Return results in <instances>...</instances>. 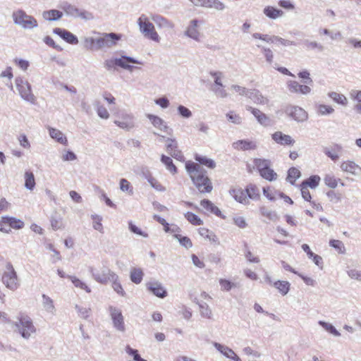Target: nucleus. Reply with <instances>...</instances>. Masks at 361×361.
I'll return each mask as SVG.
<instances>
[{
    "label": "nucleus",
    "mask_w": 361,
    "mask_h": 361,
    "mask_svg": "<svg viewBox=\"0 0 361 361\" xmlns=\"http://www.w3.org/2000/svg\"><path fill=\"white\" fill-rule=\"evenodd\" d=\"M185 169L193 184L201 193H209L213 189L211 180L207 175V171L198 164L192 161L185 163Z\"/></svg>",
    "instance_id": "f257e3e1"
},
{
    "label": "nucleus",
    "mask_w": 361,
    "mask_h": 361,
    "mask_svg": "<svg viewBox=\"0 0 361 361\" xmlns=\"http://www.w3.org/2000/svg\"><path fill=\"white\" fill-rule=\"evenodd\" d=\"M253 164L254 167L256 168L262 178L270 182L277 179L278 175L271 168V163L269 160L256 158L253 159Z\"/></svg>",
    "instance_id": "f03ea898"
},
{
    "label": "nucleus",
    "mask_w": 361,
    "mask_h": 361,
    "mask_svg": "<svg viewBox=\"0 0 361 361\" xmlns=\"http://www.w3.org/2000/svg\"><path fill=\"white\" fill-rule=\"evenodd\" d=\"M14 325L16 326L15 331L19 333L25 339H29L31 335L36 331L32 319L27 315L20 314L18 317V322H16Z\"/></svg>",
    "instance_id": "7ed1b4c3"
},
{
    "label": "nucleus",
    "mask_w": 361,
    "mask_h": 361,
    "mask_svg": "<svg viewBox=\"0 0 361 361\" xmlns=\"http://www.w3.org/2000/svg\"><path fill=\"white\" fill-rule=\"evenodd\" d=\"M137 23L140 26V29L145 37L157 42L159 41V35L156 32L154 25L145 16H141L138 18Z\"/></svg>",
    "instance_id": "20e7f679"
},
{
    "label": "nucleus",
    "mask_w": 361,
    "mask_h": 361,
    "mask_svg": "<svg viewBox=\"0 0 361 361\" xmlns=\"http://www.w3.org/2000/svg\"><path fill=\"white\" fill-rule=\"evenodd\" d=\"M24 222L16 217L5 216L0 219V231L8 233L12 229L19 230L24 227Z\"/></svg>",
    "instance_id": "39448f33"
},
{
    "label": "nucleus",
    "mask_w": 361,
    "mask_h": 361,
    "mask_svg": "<svg viewBox=\"0 0 361 361\" xmlns=\"http://www.w3.org/2000/svg\"><path fill=\"white\" fill-rule=\"evenodd\" d=\"M13 19L15 23L18 24L24 28H33L37 26V20L31 16L21 10H17L13 13Z\"/></svg>",
    "instance_id": "423d86ee"
},
{
    "label": "nucleus",
    "mask_w": 361,
    "mask_h": 361,
    "mask_svg": "<svg viewBox=\"0 0 361 361\" xmlns=\"http://www.w3.org/2000/svg\"><path fill=\"white\" fill-rule=\"evenodd\" d=\"M2 281L11 290H16L19 286L16 272L10 262H8L6 265V270L2 276Z\"/></svg>",
    "instance_id": "0eeeda50"
},
{
    "label": "nucleus",
    "mask_w": 361,
    "mask_h": 361,
    "mask_svg": "<svg viewBox=\"0 0 361 361\" xmlns=\"http://www.w3.org/2000/svg\"><path fill=\"white\" fill-rule=\"evenodd\" d=\"M109 312L114 328L118 332L125 333L126 327L121 310L116 307L109 306Z\"/></svg>",
    "instance_id": "6e6552de"
},
{
    "label": "nucleus",
    "mask_w": 361,
    "mask_h": 361,
    "mask_svg": "<svg viewBox=\"0 0 361 361\" xmlns=\"http://www.w3.org/2000/svg\"><path fill=\"white\" fill-rule=\"evenodd\" d=\"M16 87L21 97L27 102L35 103V97L32 93L30 84L20 78L16 79Z\"/></svg>",
    "instance_id": "1a4fd4ad"
},
{
    "label": "nucleus",
    "mask_w": 361,
    "mask_h": 361,
    "mask_svg": "<svg viewBox=\"0 0 361 361\" xmlns=\"http://www.w3.org/2000/svg\"><path fill=\"white\" fill-rule=\"evenodd\" d=\"M211 297L209 295H198L194 299V301L198 305L201 316L205 318H211L212 311L209 308L208 302L211 301Z\"/></svg>",
    "instance_id": "9d476101"
},
{
    "label": "nucleus",
    "mask_w": 361,
    "mask_h": 361,
    "mask_svg": "<svg viewBox=\"0 0 361 361\" xmlns=\"http://www.w3.org/2000/svg\"><path fill=\"white\" fill-rule=\"evenodd\" d=\"M286 113L293 119L302 122L307 118V112L301 107L297 106H289L286 109Z\"/></svg>",
    "instance_id": "9b49d317"
},
{
    "label": "nucleus",
    "mask_w": 361,
    "mask_h": 361,
    "mask_svg": "<svg viewBox=\"0 0 361 361\" xmlns=\"http://www.w3.org/2000/svg\"><path fill=\"white\" fill-rule=\"evenodd\" d=\"M116 118L114 123L123 129H129L133 127V117L131 115L124 112H118L116 114Z\"/></svg>",
    "instance_id": "f8f14e48"
},
{
    "label": "nucleus",
    "mask_w": 361,
    "mask_h": 361,
    "mask_svg": "<svg viewBox=\"0 0 361 361\" xmlns=\"http://www.w3.org/2000/svg\"><path fill=\"white\" fill-rule=\"evenodd\" d=\"M166 152L177 160H183L184 156L180 150L178 149V142L175 139L168 138L166 140Z\"/></svg>",
    "instance_id": "ddd939ff"
},
{
    "label": "nucleus",
    "mask_w": 361,
    "mask_h": 361,
    "mask_svg": "<svg viewBox=\"0 0 361 361\" xmlns=\"http://www.w3.org/2000/svg\"><path fill=\"white\" fill-rule=\"evenodd\" d=\"M287 87L291 93L307 94L311 92V87L308 85H301L295 80L288 82Z\"/></svg>",
    "instance_id": "4468645a"
},
{
    "label": "nucleus",
    "mask_w": 361,
    "mask_h": 361,
    "mask_svg": "<svg viewBox=\"0 0 361 361\" xmlns=\"http://www.w3.org/2000/svg\"><path fill=\"white\" fill-rule=\"evenodd\" d=\"M196 6L214 8L218 11H222L225 8V5L219 0H190Z\"/></svg>",
    "instance_id": "2eb2a0df"
},
{
    "label": "nucleus",
    "mask_w": 361,
    "mask_h": 361,
    "mask_svg": "<svg viewBox=\"0 0 361 361\" xmlns=\"http://www.w3.org/2000/svg\"><path fill=\"white\" fill-rule=\"evenodd\" d=\"M232 147L238 151H248L255 149L257 145L255 140H239L233 142Z\"/></svg>",
    "instance_id": "dca6fc26"
},
{
    "label": "nucleus",
    "mask_w": 361,
    "mask_h": 361,
    "mask_svg": "<svg viewBox=\"0 0 361 361\" xmlns=\"http://www.w3.org/2000/svg\"><path fill=\"white\" fill-rule=\"evenodd\" d=\"M213 345L214 348L226 357L233 361H242L235 352L228 346L222 345L217 342H214Z\"/></svg>",
    "instance_id": "f3484780"
},
{
    "label": "nucleus",
    "mask_w": 361,
    "mask_h": 361,
    "mask_svg": "<svg viewBox=\"0 0 361 361\" xmlns=\"http://www.w3.org/2000/svg\"><path fill=\"white\" fill-rule=\"evenodd\" d=\"M229 194L239 203L243 204H248L250 203V201L247 200L245 190L241 187L236 186L231 188Z\"/></svg>",
    "instance_id": "a211bd4d"
},
{
    "label": "nucleus",
    "mask_w": 361,
    "mask_h": 361,
    "mask_svg": "<svg viewBox=\"0 0 361 361\" xmlns=\"http://www.w3.org/2000/svg\"><path fill=\"white\" fill-rule=\"evenodd\" d=\"M272 140L279 145L284 146H292L295 140L288 135L283 133L281 131H276L271 135Z\"/></svg>",
    "instance_id": "6ab92c4d"
},
{
    "label": "nucleus",
    "mask_w": 361,
    "mask_h": 361,
    "mask_svg": "<svg viewBox=\"0 0 361 361\" xmlns=\"http://www.w3.org/2000/svg\"><path fill=\"white\" fill-rule=\"evenodd\" d=\"M102 47H111L115 46L121 39V35L116 33H104L101 37Z\"/></svg>",
    "instance_id": "aec40b11"
},
{
    "label": "nucleus",
    "mask_w": 361,
    "mask_h": 361,
    "mask_svg": "<svg viewBox=\"0 0 361 361\" xmlns=\"http://www.w3.org/2000/svg\"><path fill=\"white\" fill-rule=\"evenodd\" d=\"M109 63H111L114 65L128 70H130L132 68V66H130V63H139V62L137 60L128 56H121L119 59H115L114 61H109ZM106 65L110 66L109 64V62L106 63Z\"/></svg>",
    "instance_id": "412c9836"
},
{
    "label": "nucleus",
    "mask_w": 361,
    "mask_h": 361,
    "mask_svg": "<svg viewBox=\"0 0 361 361\" xmlns=\"http://www.w3.org/2000/svg\"><path fill=\"white\" fill-rule=\"evenodd\" d=\"M323 180L324 185L330 189H335L338 185H345V183L342 181L341 179L337 178L334 173H331L325 174Z\"/></svg>",
    "instance_id": "4be33fe9"
},
{
    "label": "nucleus",
    "mask_w": 361,
    "mask_h": 361,
    "mask_svg": "<svg viewBox=\"0 0 361 361\" xmlns=\"http://www.w3.org/2000/svg\"><path fill=\"white\" fill-rule=\"evenodd\" d=\"M299 187L302 198L305 201L309 202L313 208L316 209L317 210H321V204L312 200V197L310 191V188L307 187L305 184L302 183L300 184Z\"/></svg>",
    "instance_id": "5701e85b"
},
{
    "label": "nucleus",
    "mask_w": 361,
    "mask_h": 361,
    "mask_svg": "<svg viewBox=\"0 0 361 361\" xmlns=\"http://www.w3.org/2000/svg\"><path fill=\"white\" fill-rule=\"evenodd\" d=\"M54 32L69 44H77L78 43L76 36L66 30L56 28Z\"/></svg>",
    "instance_id": "b1692460"
},
{
    "label": "nucleus",
    "mask_w": 361,
    "mask_h": 361,
    "mask_svg": "<svg viewBox=\"0 0 361 361\" xmlns=\"http://www.w3.org/2000/svg\"><path fill=\"white\" fill-rule=\"evenodd\" d=\"M342 151V147L338 144H334L330 147H326L324 150L325 154L334 161H337Z\"/></svg>",
    "instance_id": "393cba45"
},
{
    "label": "nucleus",
    "mask_w": 361,
    "mask_h": 361,
    "mask_svg": "<svg viewBox=\"0 0 361 361\" xmlns=\"http://www.w3.org/2000/svg\"><path fill=\"white\" fill-rule=\"evenodd\" d=\"M341 169L343 172L356 175L361 171V168L352 161H343Z\"/></svg>",
    "instance_id": "a878e982"
},
{
    "label": "nucleus",
    "mask_w": 361,
    "mask_h": 361,
    "mask_svg": "<svg viewBox=\"0 0 361 361\" xmlns=\"http://www.w3.org/2000/svg\"><path fill=\"white\" fill-rule=\"evenodd\" d=\"M247 110L250 111L257 118V121L263 125V126H268L270 123V119L262 111L260 110L252 108V107H248Z\"/></svg>",
    "instance_id": "bb28decb"
},
{
    "label": "nucleus",
    "mask_w": 361,
    "mask_h": 361,
    "mask_svg": "<svg viewBox=\"0 0 361 361\" xmlns=\"http://www.w3.org/2000/svg\"><path fill=\"white\" fill-rule=\"evenodd\" d=\"M247 200H257L260 198V193L258 187L253 183H249L245 188Z\"/></svg>",
    "instance_id": "cd10ccee"
},
{
    "label": "nucleus",
    "mask_w": 361,
    "mask_h": 361,
    "mask_svg": "<svg viewBox=\"0 0 361 361\" xmlns=\"http://www.w3.org/2000/svg\"><path fill=\"white\" fill-rule=\"evenodd\" d=\"M198 233L202 237L207 239L210 243L219 244L217 235L208 228L204 227L200 228L198 229Z\"/></svg>",
    "instance_id": "c85d7f7f"
},
{
    "label": "nucleus",
    "mask_w": 361,
    "mask_h": 361,
    "mask_svg": "<svg viewBox=\"0 0 361 361\" xmlns=\"http://www.w3.org/2000/svg\"><path fill=\"white\" fill-rule=\"evenodd\" d=\"M200 205L206 212L214 214L217 216H221V212L210 200L204 199L200 202Z\"/></svg>",
    "instance_id": "c756f323"
},
{
    "label": "nucleus",
    "mask_w": 361,
    "mask_h": 361,
    "mask_svg": "<svg viewBox=\"0 0 361 361\" xmlns=\"http://www.w3.org/2000/svg\"><path fill=\"white\" fill-rule=\"evenodd\" d=\"M147 117L151 121L152 125L160 130L166 131L168 129L165 122L160 117L152 114H147Z\"/></svg>",
    "instance_id": "7c9ffc66"
},
{
    "label": "nucleus",
    "mask_w": 361,
    "mask_h": 361,
    "mask_svg": "<svg viewBox=\"0 0 361 361\" xmlns=\"http://www.w3.org/2000/svg\"><path fill=\"white\" fill-rule=\"evenodd\" d=\"M194 158L198 164L200 166L204 165L206 167L213 169L216 167V163L214 160L207 158V157L201 156L198 154H195Z\"/></svg>",
    "instance_id": "2f4dec72"
},
{
    "label": "nucleus",
    "mask_w": 361,
    "mask_h": 361,
    "mask_svg": "<svg viewBox=\"0 0 361 361\" xmlns=\"http://www.w3.org/2000/svg\"><path fill=\"white\" fill-rule=\"evenodd\" d=\"M49 135L53 139H55L59 143L63 145H68V140L66 137L59 130L56 128H50Z\"/></svg>",
    "instance_id": "473e14b6"
},
{
    "label": "nucleus",
    "mask_w": 361,
    "mask_h": 361,
    "mask_svg": "<svg viewBox=\"0 0 361 361\" xmlns=\"http://www.w3.org/2000/svg\"><path fill=\"white\" fill-rule=\"evenodd\" d=\"M197 26L198 21L197 20H192L186 30V35L196 40H197L200 37V32L197 30Z\"/></svg>",
    "instance_id": "72a5a7b5"
},
{
    "label": "nucleus",
    "mask_w": 361,
    "mask_h": 361,
    "mask_svg": "<svg viewBox=\"0 0 361 361\" xmlns=\"http://www.w3.org/2000/svg\"><path fill=\"white\" fill-rule=\"evenodd\" d=\"M144 276V272L142 269L133 267L130 272V278L132 282L136 284L141 283Z\"/></svg>",
    "instance_id": "f704fd0d"
},
{
    "label": "nucleus",
    "mask_w": 361,
    "mask_h": 361,
    "mask_svg": "<svg viewBox=\"0 0 361 361\" xmlns=\"http://www.w3.org/2000/svg\"><path fill=\"white\" fill-rule=\"evenodd\" d=\"M85 45L87 49L90 50L102 49L100 37L96 39L92 37L86 38Z\"/></svg>",
    "instance_id": "c9c22d12"
},
{
    "label": "nucleus",
    "mask_w": 361,
    "mask_h": 361,
    "mask_svg": "<svg viewBox=\"0 0 361 361\" xmlns=\"http://www.w3.org/2000/svg\"><path fill=\"white\" fill-rule=\"evenodd\" d=\"M264 13L269 18L276 19L283 15L281 10L277 9L273 6H267L264 9Z\"/></svg>",
    "instance_id": "e433bc0d"
},
{
    "label": "nucleus",
    "mask_w": 361,
    "mask_h": 361,
    "mask_svg": "<svg viewBox=\"0 0 361 361\" xmlns=\"http://www.w3.org/2000/svg\"><path fill=\"white\" fill-rule=\"evenodd\" d=\"M161 162L166 166V169L171 173L175 175L178 173V169L173 162V160L166 155H162L161 157Z\"/></svg>",
    "instance_id": "4c0bfd02"
},
{
    "label": "nucleus",
    "mask_w": 361,
    "mask_h": 361,
    "mask_svg": "<svg viewBox=\"0 0 361 361\" xmlns=\"http://www.w3.org/2000/svg\"><path fill=\"white\" fill-rule=\"evenodd\" d=\"M321 181V178L318 175L310 176L308 178L303 180L301 183L305 184L307 187L315 189Z\"/></svg>",
    "instance_id": "58836bf2"
},
{
    "label": "nucleus",
    "mask_w": 361,
    "mask_h": 361,
    "mask_svg": "<svg viewBox=\"0 0 361 361\" xmlns=\"http://www.w3.org/2000/svg\"><path fill=\"white\" fill-rule=\"evenodd\" d=\"M300 176L301 173L298 169L291 167L288 171L287 180L290 184L294 185Z\"/></svg>",
    "instance_id": "ea45409f"
},
{
    "label": "nucleus",
    "mask_w": 361,
    "mask_h": 361,
    "mask_svg": "<svg viewBox=\"0 0 361 361\" xmlns=\"http://www.w3.org/2000/svg\"><path fill=\"white\" fill-rule=\"evenodd\" d=\"M62 16V12L55 9L46 11L43 13V18L47 20H56L61 18Z\"/></svg>",
    "instance_id": "a19ab883"
},
{
    "label": "nucleus",
    "mask_w": 361,
    "mask_h": 361,
    "mask_svg": "<svg viewBox=\"0 0 361 361\" xmlns=\"http://www.w3.org/2000/svg\"><path fill=\"white\" fill-rule=\"evenodd\" d=\"M262 190L264 195L271 201H274L279 197V193H281V192L276 190L271 186L264 187Z\"/></svg>",
    "instance_id": "79ce46f5"
},
{
    "label": "nucleus",
    "mask_w": 361,
    "mask_h": 361,
    "mask_svg": "<svg viewBox=\"0 0 361 361\" xmlns=\"http://www.w3.org/2000/svg\"><path fill=\"white\" fill-rule=\"evenodd\" d=\"M184 216L193 226H201L203 224V221L192 212H188L184 214Z\"/></svg>",
    "instance_id": "37998d69"
},
{
    "label": "nucleus",
    "mask_w": 361,
    "mask_h": 361,
    "mask_svg": "<svg viewBox=\"0 0 361 361\" xmlns=\"http://www.w3.org/2000/svg\"><path fill=\"white\" fill-rule=\"evenodd\" d=\"M329 97L332 99L335 102L345 106L348 104V99L342 94L331 92L328 94Z\"/></svg>",
    "instance_id": "c03bdc74"
},
{
    "label": "nucleus",
    "mask_w": 361,
    "mask_h": 361,
    "mask_svg": "<svg viewBox=\"0 0 361 361\" xmlns=\"http://www.w3.org/2000/svg\"><path fill=\"white\" fill-rule=\"evenodd\" d=\"M25 186L27 189L32 190L35 186V176L32 172L26 171L25 173Z\"/></svg>",
    "instance_id": "a18cd8bd"
},
{
    "label": "nucleus",
    "mask_w": 361,
    "mask_h": 361,
    "mask_svg": "<svg viewBox=\"0 0 361 361\" xmlns=\"http://www.w3.org/2000/svg\"><path fill=\"white\" fill-rule=\"evenodd\" d=\"M68 278L76 288H78L81 290L85 291L87 293L91 291L87 284L82 281L80 279L76 278L75 276H68Z\"/></svg>",
    "instance_id": "49530a36"
},
{
    "label": "nucleus",
    "mask_w": 361,
    "mask_h": 361,
    "mask_svg": "<svg viewBox=\"0 0 361 361\" xmlns=\"http://www.w3.org/2000/svg\"><path fill=\"white\" fill-rule=\"evenodd\" d=\"M148 290L153 293H166V290L164 289L162 286L156 281L149 282L147 284Z\"/></svg>",
    "instance_id": "de8ad7c7"
},
{
    "label": "nucleus",
    "mask_w": 361,
    "mask_h": 361,
    "mask_svg": "<svg viewBox=\"0 0 361 361\" xmlns=\"http://www.w3.org/2000/svg\"><path fill=\"white\" fill-rule=\"evenodd\" d=\"M274 287L281 293H288L290 289V283L286 281H278L274 283Z\"/></svg>",
    "instance_id": "09e8293b"
},
{
    "label": "nucleus",
    "mask_w": 361,
    "mask_h": 361,
    "mask_svg": "<svg viewBox=\"0 0 361 361\" xmlns=\"http://www.w3.org/2000/svg\"><path fill=\"white\" fill-rule=\"evenodd\" d=\"M51 226L53 230L56 231L63 228V222L62 217L52 216L51 218Z\"/></svg>",
    "instance_id": "8fccbe9b"
},
{
    "label": "nucleus",
    "mask_w": 361,
    "mask_h": 361,
    "mask_svg": "<svg viewBox=\"0 0 361 361\" xmlns=\"http://www.w3.org/2000/svg\"><path fill=\"white\" fill-rule=\"evenodd\" d=\"M319 324L322 326L326 331L335 336H340L341 334L336 330V329L331 324L323 321H319Z\"/></svg>",
    "instance_id": "3c124183"
},
{
    "label": "nucleus",
    "mask_w": 361,
    "mask_h": 361,
    "mask_svg": "<svg viewBox=\"0 0 361 361\" xmlns=\"http://www.w3.org/2000/svg\"><path fill=\"white\" fill-rule=\"evenodd\" d=\"M329 245L337 250L338 253L343 254L345 252L344 244L339 240H331Z\"/></svg>",
    "instance_id": "603ef678"
},
{
    "label": "nucleus",
    "mask_w": 361,
    "mask_h": 361,
    "mask_svg": "<svg viewBox=\"0 0 361 361\" xmlns=\"http://www.w3.org/2000/svg\"><path fill=\"white\" fill-rule=\"evenodd\" d=\"M42 299L43 305L45 310L49 312L53 313L54 310L53 300L47 295H42Z\"/></svg>",
    "instance_id": "864d4df0"
},
{
    "label": "nucleus",
    "mask_w": 361,
    "mask_h": 361,
    "mask_svg": "<svg viewBox=\"0 0 361 361\" xmlns=\"http://www.w3.org/2000/svg\"><path fill=\"white\" fill-rule=\"evenodd\" d=\"M219 283L221 288V290L224 291H229L233 288L236 286V283L232 281H230L226 279H220Z\"/></svg>",
    "instance_id": "5fc2aeb1"
},
{
    "label": "nucleus",
    "mask_w": 361,
    "mask_h": 361,
    "mask_svg": "<svg viewBox=\"0 0 361 361\" xmlns=\"http://www.w3.org/2000/svg\"><path fill=\"white\" fill-rule=\"evenodd\" d=\"M317 110L318 114L321 115L330 114L334 111L333 107L325 104H319L317 107Z\"/></svg>",
    "instance_id": "6e6d98bb"
},
{
    "label": "nucleus",
    "mask_w": 361,
    "mask_h": 361,
    "mask_svg": "<svg viewBox=\"0 0 361 361\" xmlns=\"http://www.w3.org/2000/svg\"><path fill=\"white\" fill-rule=\"evenodd\" d=\"M128 226H129V229L131 232H133L137 235H141L144 238L148 237V233L146 231H142L140 228H139L137 226H135V224H133V222L130 221L128 224Z\"/></svg>",
    "instance_id": "4d7b16f0"
},
{
    "label": "nucleus",
    "mask_w": 361,
    "mask_h": 361,
    "mask_svg": "<svg viewBox=\"0 0 361 361\" xmlns=\"http://www.w3.org/2000/svg\"><path fill=\"white\" fill-rule=\"evenodd\" d=\"M234 224L240 228H245L247 226V223L245 217L242 216H235L233 218Z\"/></svg>",
    "instance_id": "13d9d810"
},
{
    "label": "nucleus",
    "mask_w": 361,
    "mask_h": 361,
    "mask_svg": "<svg viewBox=\"0 0 361 361\" xmlns=\"http://www.w3.org/2000/svg\"><path fill=\"white\" fill-rule=\"evenodd\" d=\"M148 182L150 183L152 187L157 191L163 192L166 190L165 187L158 180L153 177H149L148 178Z\"/></svg>",
    "instance_id": "bf43d9fd"
},
{
    "label": "nucleus",
    "mask_w": 361,
    "mask_h": 361,
    "mask_svg": "<svg viewBox=\"0 0 361 361\" xmlns=\"http://www.w3.org/2000/svg\"><path fill=\"white\" fill-rule=\"evenodd\" d=\"M176 238L178 240L179 243L186 248H190L192 246L191 240L187 236L181 235H176Z\"/></svg>",
    "instance_id": "052dcab7"
},
{
    "label": "nucleus",
    "mask_w": 361,
    "mask_h": 361,
    "mask_svg": "<svg viewBox=\"0 0 361 361\" xmlns=\"http://www.w3.org/2000/svg\"><path fill=\"white\" fill-rule=\"evenodd\" d=\"M226 118L228 120L233 123L235 124H240L241 123V118L239 114L235 113L234 111H229L226 114Z\"/></svg>",
    "instance_id": "680f3d73"
},
{
    "label": "nucleus",
    "mask_w": 361,
    "mask_h": 361,
    "mask_svg": "<svg viewBox=\"0 0 361 361\" xmlns=\"http://www.w3.org/2000/svg\"><path fill=\"white\" fill-rule=\"evenodd\" d=\"M75 309L78 311V315L82 319H87L91 309L90 307H82L78 305H75Z\"/></svg>",
    "instance_id": "e2e57ef3"
},
{
    "label": "nucleus",
    "mask_w": 361,
    "mask_h": 361,
    "mask_svg": "<svg viewBox=\"0 0 361 361\" xmlns=\"http://www.w3.org/2000/svg\"><path fill=\"white\" fill-rule=\"evenodd\" d=\"M120 189L123 192H129L130 194L133 193V188L130 182L125 178H121L120 180Z\"/></svg>",
    "instance_id": "0e129e2a"
},
{
    "label": "nucleus",
    "mask_w": 361,
    "mask_h": 361,
    "mask_svg": "<svg viewBox=\"0 0 361 361\" xmlns=\"http://www.w3.org/2000/svg\"><path fill=\"white\" fill-rule=\"evenodd\" d=\"M252 37L255 39H261V40L264 41L268 43H274V37L275 36L271 37L268 35H262V34L256 32L252 35Z\"/></svg>",
    "instance_id": "69168bd1"
},
{
    "label": "nucleus",
    "mask_w": 361,
    "mask_h": 361,
    "mask_svg": "<svg viewBox=\"0 0 361 361\" xmlns=\"http://www.w3.org/2000/svg\"><path fill=\"white\" fill-rule=\"evenodd\" d=\"M20 145L25 149L30 148V143L25 134H20L18 137Z\"/></svg>",
    "instance_id": "338daca9"
},
{
    "label": "nucleus",
    "mask_w": 361,
    "mask_h": 361,
    "mask_svg": "<svg viewBox=\"0 0 361 361\" xmlns=\"http://www.w3.org/2000/svg\"><path fill=\"white\" fill-rule=\"evenodd\" d=\"M260 212L262 216H266L267 218H268L270 220H274L277 218V215L274 212L268 210L265 207L261 208Z\"/></svg>",
    "instance_id": "774afa93"
}]
</instances>
